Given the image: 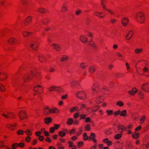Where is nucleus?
<instances>
[{"label": "nucleus", "mask_w": 149, "mask_h": 149, "mask_svg": "<svg viewBox=\"0 0 149 149\" xmlns=\"http://www.w3.org/2000/svg\"><path fill=\"white\" fill-rule=\"evenodd\" d=\"M92 93L93 95H98L100 93V87L99 85L97 83L94 84L91 88Z\"/></svg>", "instance_id": "f257e3e1"}, {"label": "nucleus", "mask_w": 149, "mask_h": 149, "mask_svg": "<svg viewBox=\"0 0 149 149\" xmlns=\"http://www.w3.org/2000/svg\"><path fill=\"white\" fill-rule=\"evenodd\" d=\"M75 96L77 98L82 100H84L86 98V93L83 91H79L76 94Z\"/></svg>", "instance_id": "f03ea898"}, {"label": "nucleus", "mask_w": 149, "mask_h": 149, "mask_svg": "<svg viewBox=\"0 0 149 149\" xmlns=\"http://www.w3.org/2000/svg\"><path fill=\"white\" fill-rule=\"evenodd\" d=\"M49 90L51 91H57L58 92H62L63 91V89L61 87L52 86L49 88Z\"/></svg>", "instance_id": "7ed1b4c3"}, {"label": "nucleus", "mask_w": 149, "mask_h": 149, "mask_svg": "<svg viewBox=\"0 0 149 149\" xmlns=\"http://www.w3.org/2000/svg\"><path fill=\"white\" fill-rule=\"evenodd\" d=\"M142 90L146 93L149 92V84L147 83L143 84L141 87Z\"/></svg>", "instance_id": "20e7f679"}, {"label": "nucleus", "mask_w": 149, "mask_h": 149, "mask_svg": "<svg viewBox=\"0 0 149 149\" xmlns=\"http://www.w3.org/2000/svg\"><path fill=\"white\" fill-rule=\"evenodd\" d=\"M38 43L36 41H33L30 44V47L35 50H37L39 47Z\"/></svg>", "instance_id": "39448f33"}, {"label": "nucleus", "mask_w": 149, "mask_h": 149, "mask_svg": "<svg viewBox=\"0 0 149 149\" xmlns=\"http://www.w3.org/2000/svg\"><path fill=\"white\" fill-rule=\"evenodd\" d=\"M101 4L102 7L104 9H105L108 12V13L110 14L111 15H113L114 14V12L110 9H106V6L104 3V0H101Z\"/></svg>", "instance_id": "423d86ee"}, {"label": "nucleus", "mask_w": 149, "mask_h": 149, "mask_svg": "<svg viewBox=\"0 0 149 149\" xmlns=\"http://www.w3.org/2000/svg\"><path fill=\"white\" fill-rule=\"evenodd\" d=\"M33 90L39 94H41L43 92V89L42 87L40 85H38L35 87Z\"/></svg>", "instance_id": "0eeeda50"}, {"label": "nucleus", "mask_w": 149, "mask_h": 149, "mask_svg": "<svg viewBox=\"0 0 149 149\" xmlns=\"http://www.w3.org/2000/svg\"><path fill=\"white\" fill-rule=\"evenodd\" d=\"M140 130V125L135 129V132L132 134V136L134 139H137L139 138V132H137V131Z\"/></svg>", "instance_id": "6e6552de"}, {"label": "nucleus", "mask_w": 149, "mask_h": 149, "mask_svg": "<svg viewBox=\"0 0 149 149\" xmlns=\"http://www.w3.org/2000/svg\"><path fill=\"white\" fill-rule=\"evenodd\" d=\"M67 4V1L63 3L61 10V13H63L68 11Z\"/></svg>", "instance_id": "1a4fd4ad"}, {"label": "nucleus", "mask_w": 149, "mask_h": 149, "mask_svg": "<svg viewBox=\"0 0 149 149\" xmlns=\"http://www.w3.org/2000/svg\"><path fill=\"white\" fill-rule=\"evenodd\" d=\"M31 75L36 77H39L40 76V73L35 70H33L31 71Z\"/></svg>", "instance_id": "9d476101"}, {"label": "nucleus", "mask_w": 149, "mask_h": 149, "mask_svg": "<svg viewBox=\"0 0 149 149\" xmlns=\"http://www.w3.org/2000/svg\"><path fill=\"white\" fill-rule=\"evenodd\" d=\"M31 78L30 74L26 73L23 77V79L25 82H27L31 80Z\"/></svg>", "instance_id": "9b49d317"}, {"label": "nucleus", "mask_w": 149, "mask_h": 149, "mask_svg": "<svg viewBox=\"0 0 149 149\" xmlns=\"http://www.w3.org/2000/svg\"><path fill=\"white\" fill-rule=\"evenodd\" d=\"M52 48L57 51H59L61 49V47L57 43H53L52 44Z\"/></svg>", "instance_id": "f8f14e48"}, {"label": "nucleus", "mask_w": 149, "mask_h": 149, "mask_svg": "<svg viewBox=\"0 0 149 149\" xmlns=\"http://www.w3.org/2000/svg\"><path fill=\"white\" fill-rule=\"evenodd\" d=\"M32 17L31 16L27 17L24 21V25L27 26L30 24L32 20Z\"/></svg>", "instance_id": "ddd939ff"}, {"label": "nucleus", "mask_w": 149, "mask_h": 149, "mask_svg": "<svg viewBox=\"0 0 149 149\" xmlns=\"http://www.w3.org/2000/svg\"><path fill=\"white\" fill-rule=\"evenodd\" d=\"M104 100V98L103 95H99L97 97L96 100V102L97 103H99L102 102Z\"/></svg>", "instance_id": "4468645a"}, {"label": "nucleus", "mask_w": 149, "mask_h": 149, "mask_svg": "<svg viewBox=\"0 0 149 149\" xmlns=\"http://www.w3.org/2000/svg\"><path fill=\"white\" fill-rule=\"evenodd\" d=\"M91 109L88 108L85 104H82L81 105L79 111H89Z\"/></svg>", "instance_id": "2eb2a0df"}, {"label": "nucleus", "mask_w": 149, "mask_h": 149, "mask_svg": "<svg viewBox=\"0 0 149 149\" xmlns=\"http://www.w3.org/2000/svg\"><path fill=\"white\" fill-rule=\"evenodd\" d=\"M79 40L84 44H85L87 42L88 39L85 35L82 34L80 35L79 38Z\"/></svg>", "instance_id": "dca6fc26"}, {"label": "nucleus", "mask_w": 149, "mask_h": 149, "mask_svg": "<svg viewBox=\"0 0 149 149\" xmlns=\"http://www.w3.org/2000/svg\"><path fill=\"white\" fill-rule=\"evenodd\" d=\"M137 91L138 90L136 88H133L132 91H128L127 92L130 95L134 96L135 95Z\"/></svg>", "instance_id": "f3484780"}, {"label": "nucleus", "mask_w": 149, "mask_h": 149, "mask_svg": "<svg viewBox=\"0 0 149 149\" xmlns=\"http://www.w3.org/2000/svg\"><path fill=\"white\" fill-rule=\"evenodd\" d=\"M47 110H48L49 112H57L59 111L58 109L55 107L49 109L48 106L45 107L44 111H46Z\"/></svg>", "instance_id": "a211bd4d"}, {"label": "nucleus", "mask_w": 149, "mask_h": 149, "mask_svg": "<svg viewBox=\"0 0 149 149\" xmlns=\"http://www.w3.org/2000/svg\"><path fill=\"white\" fill-rule=\"evenodd\" d=\"M129 20L127 17H123L122 19L121 22L123 26H126L129 22Z\"/></svg>", "instance_id": "6ab92c4d"}, {"label": "nucleus", "mask_w": 149, "mask_h": 149, "mask_svg": "<svg viewBox=\"0 0 149 149\" xmlns=\"http://www.w3.org/2000/svg\"><path fill=\"white\" fill-rule=\"evenodd\" d=\"M132 125H129L128 127H125L124 126L120 125L118 127V130H122L123 131L127 130V129H131L132 128Z\"/></svg>", "instance_id": "aec40b11"}, {"label": "nucleus", "mask_w": 149, "mask_h": 149, "mask_svg": "<svg viewBox=\"0 0 149 149\" xmlns=\"http://www.w3.org/2000/svg\"><path fill=\"white\" fill-rule=\"evenodd\" d=\"M108 115H111L113 114L115 116H116L120 114L121 116H124L126 115V112H107Z\"/></svg>", "instance_id": "412c9836"}, {"label": "nucleus", "mask_w": 149, "mask_h": 149, "mask_svg": "<svg viewBox=\"0 0 149 149\" xmlns=\"http://www.w3.org/2000/svg\"><path fill=\"white\" fill-rule=\"evenodd\" d=\"M7 77L6 73L2 72L0 73V80L3 81L6 79Z\"/></svg>", "instance_id": "4be33fe9"}, {"label": "nucleus", "mask_w": 149, "mask_h": 149, "mask_svg": "<svg viewBox=\"0 0 149 149\" xmlns=\"http://www.w3.org/2000/svg\"><path fill=\"white\" fill-rule=\"evenodd\" d=\"M94 14L95 15L98 16L101 18H103L105 16V15L102 12H99L97 11H95L94 12Z\"/></svg>", "instance_id": "5701e85b"}, {"label": "nucleus", "mask_w": 149, "mask_h": 149, "mask_svg": "<svg viewBox=\"0 0 149 149\" xmlns=\"http://www.w3.org/2000/svg\"><path fill=\"white\" fill-rule=\"evenodd\" d=\"M100 93H103L104 92L107 93L108 91L107 87L105 86H103L101 88H100Z\"/></svg>", "instance_id": "b1692460"}, {"label": "nucleus", "mask_w": 149, "mask_h": 149, "mask_svg": "<svg viewBox=\"0 0 149 149\" xmlns=\"http://www.w3.org/2000/svg\"><path fill=\"white\" fill-rule=\"evenodd\" d=\"M133 35V31L130 30L129 31L128 34L126 36V39L128 40L130 39L132 37Z\"/></svg>", "instance_id": "393cba45"}, {"label": "nucleus", "mask_w": 149, "mask_h": 149, "mask_svg": "<svg viewBox=\"0 0 149 149\" xmlns=\"http://www.w3.org/2000/svg\"><path fill=\"white\" fill-rule=\"evenodd\" d=\"M145 14L143 12H140V23H143L145 20Z\"/></svg>", "instance_id": "a878e982"}, {"label": "nucleus", "mask_w": 149, "mask_h": 149, "mask_svg": "<svg viewBox=\"0 0 149 149\" xmlns=\"http://www.w3.org/2000/svg\"><path fill=\"white\" fill-rule=\"evenodd\" d=\"M17 40L15 38H11L9 39L7 42L10 44H15L17 42Z\"/></svg>", "instance_id": "bb28decb"}, {"label": "nucleus", "mask_w": 149, "mask_h": 149, "mask_svg": "<svg viewBox=\"0 0 149 149\" xmlns=\"http://www.w3.org/2000/svg\"><path fill=\"white\" fill-rule=\"evenodd\" d=\"M41 134V132L39 131H37L36 132V135L38 136L39 137L38 138V139L40 141H42L44 139V137L42 136H40V135Z\"/></svg>", "instance_id": "cd10ccee"}, {"label": "nucleus", "mask_w": 149, "mask_h": 149, "mask_svg": "<svg viewBox=\"0 0 149 149\" xmlns=\"http://www.w3.org/2000/svg\"><path fill=\"white\" fill-rule=\"evenodd\" d=\"M41 22L43 24H47L50 22V20L47 18H45L41 20Z\"/></svg>", "instance_id": "c85d7f7f"}, {"label": "nucleus", "mask_w": 149, "mask_h": 149, "mask_svg": "<svg viewBox=\"0 0 149 149\" xmlns=\"http://www.w3.org/2000/svg\"><path fill=\"white\" fill-rule=\"evenodd\" d=\"M22 34L24 37H27L31 35L32 33L26 31H24L22 32Z\"/></svg>", "instance_id": "c756f323"}, {"label": "nucleus", "mask_w": 149, "mask_h": 149, "mask_svg": "<svg viewBox=\"0 0 149 149\" xmlns=\"http://www.w3.org/2000/svg\"><path fill=\"white\" fill-rule=\"evenodd\" d=\"M68 58V56L67 55L63 56L60 58V61L61 62H63L64 61H67Z\"/></svg>", "instance_id": "7c9ffc66"}, {"label": "nucleus", "mask_w": 149, "mask_h": 149, "mask_svg": "<svg viewBox=\"0 0 149 149\" xmlns=\"http://www.w3.org/2000/svg\"><path fill=\"white\" fill-rule=\"evenodd\" d=\"M96 68L94 66H91L90 67L88 71L91 73H93L95 70Z\"/></svg>", "instance_id": "2f4dec72"}, {"label": "nucleus", "mask_w": 149, "mask_h": 149, "mask_svg": "<svg viewBox=\"0 0 149 149\" xmlns=\"http://www.w3.org/2000/svg\"><path fill=\"white\" fill-rule=\"evenodd\" d=\"M26 68V65L25 64H23L22 65L20 66L19 68L18 72L22 71L25 70Z\"/></svg>", "instance_id": "473e14b6"}, {"label": "nucleus", "mask_w": 149, "mask_h": 149, "mask_svg": "<svg viewBox=\"0 0 149 149\" xmlns=\"http://www.w3.org/2000/svg\"><path fill=\"white\" fill-rule=\"evenodd\" d=\"M44 120L45 123L48 124L51 122L52 119L50 117H48L45 118Z\"/></svg>", "instance_id": "72a5a7b5"}, {"label": "nucleus", "mask_w": 149, "mask_h": 149, "mask_svg": "<svg viewBox=\"0 0 149 149\" xmlns=\"http://www.w3.org/2000/svg\"><path fill=\"white\" fill-rule=\"evenodd\" d=\"M24 113V112H19V115L20 119H23L26 117V116Z\"/></svg>", "instance_id": "f704fd0d"}, {"label": "nucleus", "mask_w": 149, "mask_h": 149, "mask_svg": "<svg viewBox=\"0 0 149 149\" xmlns=\"http://www.w3.org/2000/svg\"><path fill=\"white\" fill-rule=\"evenodd\" d=\"M116 104L118 106L122 107L124 105V102L121 101H118L116 102Z\"/></svg>", "instance_id": "c9c22d12"}, {"label": "nucleus", "mask_w": 149, "mask_h": 149, "mask_svg": "<svg viewBox=\"0 0 149 149\" xmlns=\"http://www.w3.org/2000/svg\"><path fill=\"white\" fill-rule=\"evenodd\" d=\"M38 11L41 13H46V10L43 8H40L38 9Z\"/></svg>", "instance_id": "e433bc0d"}, {"label": "nucleus", "mask_w": 149, "mask_h": 149, "mask_svg": "<svg viewBox=\"0 0 149 149\" xmlns=\"http://www.w3.org/2000/svg\"><path fill=\"white\" fill-rule=\"evenodd\" d=\"M87 66L88 64L86 63H82L80 65L81 68L82 69H85Z\"/></svg>", "instance_id": "4c0bfd02"}, {"label": "nucleus", "mask_w": 149, "mask_h": 149, "mask_svg": "<svg viewBox=\"0 0 149 149\" xmlns=\"http://www.w3.org/2000/svg\"><path fill=\"white\" fill-rule=\"evenodd\" d=\"M6 91V88L4 85L0 83V91L3 92Z\"/></svg>", "instance_id": "58836bf2"}, {"label": "nucleus", "mask_w": 149, "mask_h": 149, "mask_svg": "<svg viewBox=\"0 0 149 149\" xmlns=\"http://www.w3.org/2000/svg\"><path fill=\"white\" fill-rule=\"evenodd\" d=\"M38 58L40 62H42L45 61V59L42 55H39L38 56Z\"/></svg>", "instance_id": "ea45409f"}, {"label": "nucleus", "mask_w": 149, "mask_h": 149, "mask_svg": "<svg viewBox=\"0 0 149 149\" xmlns=\"http://www.w3.org/2000/svg\"><path fill=\"white\" fill-rule=\"evenodd\" d=\"M88 44L89 45H90L93 48L95 49L96 47L94 42L92 41H90Z\"/></svg>", "instance_id": "a19ab883"}, {"label": "nucleus", "mask_w": 149, "mask_h": 149, "mask_svg": "<svg viewBox=\"0 0 149 149\" xmlns=\"http://www.w3.org/2000/svg\"><path fill=\"white\" fill-rule=\"evenodd\" d=\"M16 125L15 124H8V125H7V127L8 128L10 129L11 130H13L14 129L13 127H15L16 126Z\"/></svg>", "instance_id": "79ce46f5"}, {"label": "nucleus", "mask_w": 149, "mask_h": 149, "mask_svg": "<svg viewBox=\"0 0 149 149\" xmlns=\"http://www.w3.org/2000/svg\"><path fill=\"white\" fill-rule=\"evenodd\" d=\"M21 2L22 4L26 6L29 2V0H21Z\"/></svg>", "instance_id": "37998d69"}, {"label": "nucleus", "mask_w": 149, "mask_h": 149, "mask_svg": "<svg viewBox=\"0 0 149 149\" xmlns=\"http://www.w3.org/2000/svg\"><path fill=\"white\" fill-rule=\"evenodd\" d=\"M79 109L78 107L76 106L73 107L71 108L70 110V112H74L77 111Z\"/></svg>", "instance_id": "c03bdc74"}, {"label": "nucleus", "mask_w": 149, "mask_h": 149, "mask_svg": "<svg viewBox=\"0 0 149 149\" xmlns=\"http://www.w3.org/2000/svg\"><path fill=\"white\" fill-rule=\"evenodd\" d=\"M146 119V117L144 116H143L140 118V124H142L145 121Z\"/></svg>", "instance_id": "a18cd8bd"}, {"label": "nucleus", "mask_w": 149, "mask_h": 149, "mask_svg": "<svg viewBox=\"0 0 149 149\" xmlns=\"http://www.w3.org/2000/svg\"><path fill=\"white\" fill-rule=\"evenodd\" d=\"M73 123V120L72 118H69L67 121V124L69 125H71Z\"/></svg>", "instance_id": "49530a36"}, {"label": "nucleus", "mask_w": 149, "mask_h": 149, "mask_svg": "<svg viewBox=\"0 0 149 149\" xmlns=\"http://www.w3.org/2000/svg\"><path fill=\"white\" fill-rule=\"evenodd\" d=\"M99 108L100 107L98 105H95L93 107V110L95 112L97 111L99 109Z\"/></svg>", "instance_id": "de8ad7c7"}, {"label": "nucleus", "mask_w": 149, "mask_h": 149, "mask_svg": "<svg viewBox=\"0 0 149 149\" xmlns=\"http://www.w3.org/2000/svg\"><path fill=\"white\" fill-rule=\"evenodd\" d=\"M116 22V19L114 18L111 19L110 20V22L112 24H115Z\"/></svg>", "instance_id": "09e8293b"}, {"label": "nucleus", "mask_w": 149, "mask_h": 149, "mask_svg": "<svg viewBox=\"0 0 149 149\" xmlns=\"http://www.w3.org/2000/svg\"><path fill=\"white\" fill-rule=\"evenodd\" d=\"M57 146L59 149H63L64 148L62 146L61 144L59 143H58L57 144Z\"/></svg>", "instance_id": "8fccbe9b"}, {"label": "nucleus", "mask_w": 149, "mask_h": 149, "mask_svg": "<svg viewBox=\"0 0 149 149\" xmlns=\"http://www.w3.org/2000/svg\"><path fill=\"white\" fill-rule=\"evenodd\" d=\"M24 132L23 130H19L17 131V133L18 135H22Z\"/></svg>", "instance_id": "3c124183"}, {"label": "nucleus", "mask_w": 149, "mask_h": 149, "mask_svg": "<svg viewBox=\"0 0 149 149\" xmlns=\"http://www.w3.org/2000/svg\"><path fill=\"white\" fill-rule=\"evenodd\" d=\"M85 35L91 37H92L93 36V34L92 33L89 32H85Z\"/></svg>", "instance_id": "603ef678"}, {"label": "nucleus", "mask_w": 149, "mask_h": 149, "mask_svg": "<svg viewBox=\"0 0 149 149\" xmlns=\"http://www.w3.org/2000/svg\"><path fill=\"white\" fill-rule=\"evenodd\" d=\"M71 84L73 85H76L79 84V82L77 80H74L71 82Z\"/></svg>", "instance_id": "864d4df0"}, {"label": "nucleus", "mask_w": 149, "mask_h": 149, "mask_svg": "<svg viewBox=\"0 0 149 149\" xmlns=\"http://www.w3.org/2000/svg\"><path fill=\"white\" fill-rule=\"evenodd\" d=\"M81 13V10L79 9L75 11V14L76 15H79Z\"/></svg>", "instance_id": "5fc2aeb1"}, {"label": "nucleus", "mask_w": 149, "mask_h": 149, "mask_svg": "<svg viewBox=\"0 0 149 149\" xmlns=\"http://www.w3.org/2000/svg\"><path fill=\"white\" fill-rule=\"evenodd\" d=\"M59 134L60 136L63 137L65 136V133L63 131H60L59 132Z\"/></svg>", "instance_id": "6e6d98bb"}, {"label": "nucleus", "mask_w": 149, "mask_h": 149, "mask_svg": "<svg viewBox=\"0 0 149 149\" xmlns=\"http://www.w3.org/2000/svg\"><path fill=\"white\" fill-rule=\"evenodd\" d=\"M16 144L17 145V146H19L21 148L23 147L24 145V144L22 142H21L19 143Z\"/></svg>", "instance_id": "4d7b16f0"}, {"label": "nucleus", "mask_w": 149, "mask_h": 149, "mask_svg": "<svg viewBox=\"0 0 149 149\" xmlns=\"http://www.w3.org/2000/svg\"><path fill=\"white\" fill-rule=\"evenodd\" d=\"M121 135L120 134H117L115 136V138L116 139H118L121 137Z\"/></svg>", "instance_id": "13d9d810"}, {"label": "nucleus", "mask_w": 149, "mask_h": 149, "mask_svg": "<svg viewBox=\"0 0 149 149\" xmlns=\"http://www.w3.org/2000/svg\"><path fill=\"white\" fill-rule=\"evenodd\" d=\"M31 131L29 129L26 130L25 132L28 135H31V133H30Z\"/></svg>", "instance_id": "bf43d9fd"}, {"label": "nucleus", "mask_w": 149, "mask_h": 149, "mask_svg": "<svg viewBox=\"0 0 149 149\" xmlns=\"http://www.w3.org/2000/svg\"><path fill=\"white\" fill-rule=\"evenodd\" d=\"M68 95L67 94H66L65 95H63L61 96V99L62 100L68 99Z\"/></svg>", "instance_id": "052dcab7"}, {"label": "nucleus", "mask_w": 149, "mask_h": 149, "mask_svg": "<svg viewBox=\"0 0 149 149\" xmlns=\"http://www.w3.org/2000/svg\"><path fill=\"white\" fill-rule=\"evenodd\" d=\"M86 133H85L83 135L84 139L85 140H86L89 138V137L86 135Z\"/></svg>", "instance_id": "680f3d73"}, {"label": "nucleus", "mask_w": 149, "mask_h": 149, "mask_svg": "<svg viewBox=\"0 0 149 149\" xmlns=\"http://www.w3.org/2000/svg\"><path fill=\"white\" fill-rule=\"evenodd\" d=\"M116 54L117 56L119 57H122L123 56L122 55L120 52H116Z\"/></svg>", "instance_id": "e2e57ef3"}, {"label": "nucleus", "mask_w": 149, "mask_h": 149, "mask_svg": "<svg viewBox=\"0 0 149 149\" xmlns=\"http://www.w3.org/2000/svg\"><path fill=\"white\" fill-rule=\"evenodd\" d=\"M55 131V128L54 127H52L50 128L49 132L51 133H53Z\"/></svg>", "instance_id": "0e129e2a"}, {"label": "nucleus", "mask_w": 149, "mask_h": 149, "mask_svg": "<svg viewBox=\"0 0 149 149\" xmlns=\"http://www.w3.org/2000/svg\"><path fill=\"white\" fill-rule=\"evenodd\" d=\"M143 71L144 72H148L149 70L147 67H145L143 69Z\"/></svg>", "instance_id": "69168bd1"}, {"label": "nucleus", "mask_w": 149, "mask_h": 149, "mask_svg": "<svg viewBox=\"0 0 149 149\" xmlns=\"http://www.w3.org/2000/svg\"><path fill=\"white\" fill-rule=\"evenodd\" d=\"M139 61H138L137 63L135 64V67L136 68V70L137 71H138V70H139Z\"/></svg>", "instance_id": "338daca9"}, {"label": "nucleus", "mask_w": 149, "mask_h": 149, "mask_svg": "<svg viewBox=\"0 0 149 149\" xmlns=\"http://www.w3.org/2000/svg\"><path fill=\"white\" fill-rule=\"evenodd\" d=\"M83 144V142L82 141H80L77 144V146L78 147L80 148L81 146Z\"/></svg>", "instance_id": "774afa93"}]
</instances>
